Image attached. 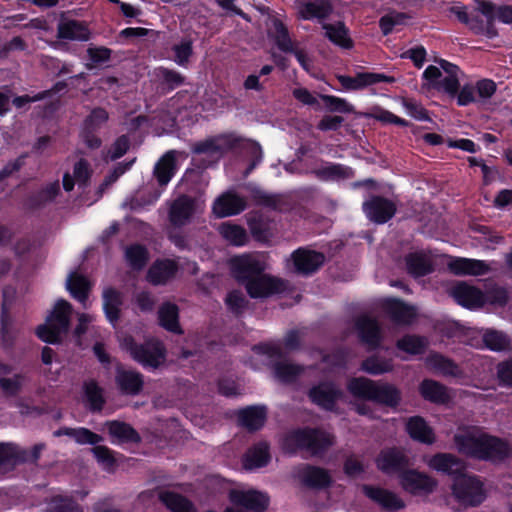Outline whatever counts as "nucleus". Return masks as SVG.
<instances>
[{
    "mask_svg": "<svg viewBox=\"0 0 512 512\" xmlns=\"http://www.w3.org/2000/svg\"><path fill=\"white\" fill-rule=\"evenodd\" d=\"M343 392L333 382H321L308 391L309 399L322 409L332 411Z\"/></svg>",
    "mask_w": 512,
    "mask_h": 512,
    "instance_id": "14",
    "label": "nucleus"
},
{
    "mask_svg": "<svg viewBox=\"0 0 512 512\" xmlns=\"http://www.w3.org/2000/svg\"><path fill=\"white\" fill-rule=\"evenodd\" d=\"M2 306H1V332L3 334L4 341L6 340L7 327L9 321V309L14 302L15 299V289L10 286H6L2 290Z\"/></svg>",
    "mask_w": 512,
    "mask_h": 512,
    "instance_id": "55",
    "label": "nucleus"
},
{
    "mask_svg": "<svg viewBox=\"0 0 512 512\" xmlns=\"http://www.w3.org/2000/svg\"><path fill=\"white\" fill-rule=\"evenodd\" d=\"M66 288L75 299L85 303L89 296L91 283L84 275L71 272L66 280Z\"/></svg>",
    "mask_w": 512,
    "mask_h": 512,
    "instance_id": "40",
    "label": "nucleus"
},
{
    "mask_svg": "<svg viewBox=\"0 0 512 512\" xmlns=\"http://www.w3.org/2000/svg\"><path fill=\"white\" fill-rule=\"evenodd\" d=\"M452 491L455 498L465 506H478L485 499L483 484L475 476L465 474L456 476Z\"/></svg>",
    "mask_w": 512,
    "mask_h": 512,
    "instance_id": "5",
    "label": "nucleus"
},
{
    "mask_svg": "<svg viewBox=\"0 0 512 512\" xmlns=\"http://www.w3.org/2000/svg\"><path fill=\"white\" fill-rule=\"evenodd\" d=\"M333 13V5L330 0H311L299 6L298 16L302 20L322 22Z\"/></svg>",
    "mask_w": 512,
    "mask_h": 512,
    "instance_id": "22",
    "label": "nucleus"
},
{
    "mask_svg": "<svg viewBox=\"0 0 512 512\" xmlns=\"http://www.w3.org/2000/svg\"><path fill=\"white\" fill-rule=\"evenodd\" d=\"M477 10L486 18L482 34L490 39L498 36V31L495 27V20L497 18L495 14L496 4L491 1L481 0L478 2Z\"/></svg>",
    "mask_w": 512,
    "mask_h": 512,
    "instance_id": "47",
    "label": "nucleus"
},
{
    "mask_svg": "<svg viewBox=\"0 0 512 512\" xmlns=\"http://www.w3.org/2000/svg\"><path fill=\"white\" fill-rule=\"evenodd\" d=\"M248 190L252 202L257 206H263L271 210H279L283 204V196L281 194L269 193L256 186H249Z\"/></svg>",
    "mask_w": 512,
    "mask_h": 512,
    "instance_id": "43",
    "label": "nucleus"
},
{
    "mask_svg": "<svg viewBox=\"0 0 512 512\" xmlns=\"http://www.w3.org/2000/svg\"><path fill=\"white\" fill-rule=\"evenodd\" d=\"M402 488L411 494H428L434 491L437 482L424 473L406 470L400 474Z\"/></svg>",
    "mask_w": 512,
    "mask_h": 512,
    "instance_id": "16",
    "label": "nucleus"
},
{
    "mask_svg": "<svg viewBox=\"0 0 512 512\" xmlns=\"http://www.w3.org/2000/svg\"><path fill=\"white\" fill-rule=\"evenodd\" d=\"M111 437L118 439L119 442L139 443L141 437L139 433L128 423L122 421H108L105 424Z\"/></svg>",
    "mask_w": 512,
    "mask_h": 512,
    "instance_id": "42",
    "label": "nucleus"
},
{
    "mask_svg": "<svg viewBox=\"0 0 512 512\" xmlns=\"http://www.w3.org/2000/svg\"><path fill=\"white\" fill-rule=\"evenodd\" d=\"M355 330L362 344L369 351L377 349L382 342L383 335L378 321L368 315H360L355 320Z\"/></svg>",
    "mask_w": 512,
    "mask_h": 512,
    "instance_id": "9",
    "label": "nucleus"
},
{
    "mask_svg": "<svg viewBox=\"0 0 512 512\" xmlns=\"http://www.w3.org/2000/svg\"><path fill=\"white\" fill-rule=\"evenodd\" d=\"M407 271L413 277H422L434 271L433 260L430 254L420 251L405 256Z\"/></svg>",
    "mask_w": 512,
    "mask_h": 512,
    "instance_id": "30",
    "label": "nucleus"
},
{
    "mask_svg": "<svg viewBox=\"0 0 512 512\" xmlns=\"http://www.w3.org/2000/svg\"><path fill=\"white\" fill-rule=\"evenodd\" d=\"M427 339L417 335H405L396 343L398 349L410 354H421L427 346Z\"/></svg>",
    "mask_w": 512,
    "mask_h": 512,
    "instance_id": "53",
    "label": "nucleus"
},
{
    "mask_svg": "<svg viewBox=\"0 0 512 512\" xmlns=\"http://www.w3.org/2000/svg\"><path fill=\"white\" fill-rule=\"evenodd\" d=\"M162 503L172 512H196L193 503L177 493L162 491Z\"/></svg>",
    "mask_w": 512,
    "mask_h": 512,
    "instance_id": "50",
    "label": "nucleus"
},
{
    "mask_svg": "<svg viewBox=\"0 0 512 512\" xmlns=\"http://www.w3.org/2000/svg\"><path fill=\"white\" fill-rule=\"evenodd\" d=\"M401 391L393 384L377 382L373 395V402L395 408L401 401Z\"/></svg>",
    "mask_w": 512,
    "mask_h": 512,
    "instance_id": "37",
    "label": "nucleus"
},
{
    "mask_svg": "<svg viewBox=\"0 0 512 512\" xmlns=\"http://www.w3.org/2000/svg\"><path fill=\"white\" fill-rule=\"evenodd\" d=\"M247 207L246 201L234 191H227L217 197L212 211L217 218L237 215Z\"/></svg>",
    "mask_w": 512,
    "mask_h": 512,
    "instance_id": "17",
    "label": "nucleus"
},
{
    "mask_svg": "<svg viewBox=\"0 0 512 512\" xmlns=\"http://www.w3.org/2000/svg\"><path fill=\"white\" fill-rule=\"evenodd\" d=\"M171 59L180 67L188 68L194 54L193 42L191 39H182L171 48Z\"/></svg>",
    "mask_w": 512,
    "mask_h": 512,
    "instance_id": "49",
    "label": "nucleus"
},
{
    "mask_svg": "<svg viewBox=\"0 0 512 512\" xmlns=\"http://www.w3.org/2000/svg\"><path fill=\"white\" fill-rule=\"evenodd\" d=\"M376 383L366 377L352 378L347 384V389L356 398L372 401Z\"/></svg>",
    "mask_w": 512,
    "mask_h": 512,
    "instance_id": "44",
    "label": "nucleus"
},
{
    "mask_svg": "<svg viewBox=\"0 0 512 512\" xmlns=\"http://www.w3.org/2000/svg\"><path fill=\"white\" fill-rule=\"evenodd\" d=\"M429 466L437 471L448 475H462L464 464L461 460L452 454L439 453L434 455L429 461Z\"/></svg>",
    "mask_w": 512,
    "mask_h": 512,
    "instance_id": "34",
    "label": "nucleus"
},
{
    "mask_svg": "<svg viewBox=\"0 0 512 512\" xmlns=\"http://www.w3.org/2000/svg\"><path fill=\"white\" fill-rule=\"evenodd\" d=\"M182 153L176 150L168 151L162 156V186L168 184L177 169V158Z\"/></svg>",
    "mask_w": 512,
    "mask_h": 512,
    "instance_id": "59",
    "label": "nucleus"
},
{
    "mask_svg": "<svg viewBox=\"0 0 512 512\" xmlns=\"http://www.w3.org/2000/svg\"><path fill=\"white\" fill-rule=\"evenodd\" d=\"M455 301L469 309L479 308L485 304V297L481 290L465 282H459L449 290Z\"/></svg>",
    "mask_w": 512,
    "mask_h": 512,
    "instance_id": "19",
    "label": "nucleus"
},
{
    "mask_svg": "<svg viewBox=\"0 0 512 512\" xmlns=\"http://www.w3.org/2000/svg\"><path fill=\"white\" fill-rule=\"evenodd\" d=\"M363 211L370 221L384 224L395 215L397 208L395 203L387 198L372 196L363 203Z\"/></svg>",
    "mask_w": 512,
    "mask_h": 512,
    "instance_id": "13",
    "label": "nucleus"
},
{
    "mask_svg": "<svg viewBox=\"0 0 512 512\" xmlns=\"http://www.w3.org/2000/svg\"><path fill=\"white\" fill-rule=\"evenodd\" d=\"M269 460V445L266 442H260L247 451L243 460V467L246 470L263 467L268 464Z\"/></svg>",
    "mask_w": 512,
    "mask_h": 512,
    "instance_id": "39",
    "label": "nucleus"
},
{
    "mask_svg": "<svg viewBox=\"0 0 512 512\" xmlns=\"http://www.w3.org/2000/svg\"><path fill=\"white\" fill-rule=\"evenodd\" d=\"M24 381L25 376L22 374H15L11 378L0 377V389L6 396H16L21 391Z\"/></svg>",
    "mask_w": 512,
    "mask_h": 512,
    "instance_id": "63",
    "label": "nucleus"
},
{
    "mask_svg": "<svg viewBox=\"0 0 512 512\" xmlns=\"http://www.w3.org/2000/svg\"><path fill=\"white\" fill-rule=\"evenodd\" d=\"M362 491L366 497L377 503L384 510L394 512L405 507L404 501L394 492L387 489L363 485Z\"/></svg>",
    "mask_w": 512,
    "mask_h": 512,
    "instance_id": "20",
    "label": "nucleus"
},
{
    "mask_svg": "<svg viewBox=\"0 0 512 512\" xmlns=\"http://www.w3.org/2000/svg\"><path fill=\"white\" fill-rule=\"evenodd\" d=\"M376 465L386 474L403 473L410 466V460L403 450L396 447L386 448L377 456Z\"/></svg>",
    "mask_w": 512,
    "mask_h": 512,
    "instance_id": "11",
    "label": "nucleus"
},
{
    "mask_svg": "<svg viewBox=\"0 0 512 512\" xmlns=\"http://www.w3.org/2000/svg\"><path fill=\"white\" fill-rule=\"evenodd\" d=\"M295 272L301 275H310L316 272L325 262V255L321 252L299 248L292 253Z\"/></svg>",
    "mask_w": 512,
    "mask_h": 512,
    "instance_id": "15",
    "label": "nucleus"
},
{
    "mask_svg": "<svg viewBox=\"0 0 512 512\" xmlns=\"http://www.w3.org/2000/svg\"><path fill=\"white\" fill-rule=\"evenodd\" d=\"M236 143L237 140L234 134L225 133L194 143L192 146V152L196 154H209L221 157L225 153L232 151L234 144Z\"/></svg>",
    "mask_w": 512,
    "mask_h": 512,
    "instance_id": "12",
    "label": "nucleus"
},
{
    "mask_svg": "<svg viewBox=\"0 0 512 512\" xmlns=\"http://www.w3.org/2000/svg\"><path fill=\"white\" fill-rule=\"evenodd\" d=\"M115 382L121 393L126 395H137L143 388V377L139 372L121 367L116 370Z\"/></svg>",
    "mask_w": 512,
    "mask_h": 512,
    "instance_id": "26",
    "label": "nucleus"
},
{
    "mask_svg": "<svg viewBox=\"0 0 512 512\" xmlns=\"http://www.w3.org/2000/svg\"><path fill=\"white\" fill-rule=\"evenodd\" d=\"M57 37L65 40L88 41L91 38V32L84 22L67 20L58 24Z\"/></svg>",
    "mask_w": 512,
    "mask_h": 512,
    "instance_id": "31",
    "label": "nucleus"
},
{
    "mask_svg": "<svg viewBox=\"0 0 512 512\" xmlns=\"http://www.w3.org/2000/svg\"><path fill=\"white\" fill-rule=\"evenodd\" d=\"M303 367L285 363L277 362L274 364L275 376L283 382H292L297 376L303 372Z\"/></svg>",
    "mask_w": 512,
    "mask_h": 512,
    "instance_id": "60",
    "label": "nucleus"
},
{
    "mask_svg": "<svg viewBox=\"0 0 512 512\" xmlns=\"http://www.w3.org/2000/svg\"><path fill=\"white\" fill-rule=\"evenodd\" d=\"M71 314L72 305L64 299L58 300L46 322L37 327V336L44 342L60 344L69 331Z\"/></svg>",
    "mask_w": 512,
    "mask_h": 512,
    "instance_id": "3",
    "label": "nucleus"
},
{
    "mask_svg": "<svg viewBox=\"0 0 512 512\" xmlns=\"http://www.w3.org/2000/svg\"><path fill=\"white\" fill-rule=\"evenodd\" d=\"M336 78L341 86L348 91L362 90L368 86L378 83L391 84L395 82V78L393 76L374 72H359L354 77L348 75H337Z\"/></svg>",
    "mask_w": 512,
    "mask_h": 512,
    "instance_id": "10",
    "label": "nucleus"
},
{
    "mask_svg": "<svg viewBox=\"0 0 512 512\" xmlns=\"http://www.w3.org/2000/svg\"><path fill=\"white\" fill-rule=\"evenodd\" d=\"M247 224L253 238L259 242H267L272 236V221L259 211L247 214Z\"/></svg>",
    "mask_w": 512,
    "mask_h": 512,
    "instance_id": "24",
    "label": "nucleus"
},
{
    "mask_svg": "<svg viewBox=\"0 0 512 512\" xmlns=\"http://www.w3.org/2000/svg\"><path fill=\"white\" fill-rule=\"evenodd\" d=\"M449 270L455 275L481 276L490 272V266L482 261L469 258H456L448 264Z\"/></svg>",
    "mask_w": 512,
    "mask_h": 512,
    "instance_id": "28",
    "label": "nucleus"
},
{
    "mask_svg": "<svg viewBox=\"0 0 512 512\" xmlns=\"http://www.w3.org/2000/svg\"><path fill=\"white\" fill-rule=\"evenodd\" d=\"M313 173L321 180H340L347 179L354 175L350 167L340 164H332L320 169H316Z\"/></svg>",
    "mask_w": 512,
    "mask_h": 512,
    "instance_id": "51",
    "label": "nucleus"
},
{
    "mask_svg": "<svg viewBox=\"0 0 512 512\" xmlns=\"http://www.w3.org/2000/svg\"><path fill=\"white\" fill-rule=\"evenodd\" d=\"M229 499L233 504L242 506L253 512H264L269 505V497L266 494L255 490H231L229 493Z\"/></svg>",
    "mask_w": 512,
    "mask_h": 512,
    "instance_id": "18",
    "label": "nucleus"
},
{
    "mask_svg": "<svg viewBox=\"0 0 512 512\" xmlns=\"http://www.w3.org/2000/svg\"><path fill=\"white\" fill-rule=\"evenodd\" d=\"M82 388L88 409L93 413L101 412L106 403L103 388L94 379L84 381Z\"/></svg>",
    "mask_w": 512,
    "mask_h": 512,
    "instance_id": "38",
    "label": "nucleus"
},
{
    "mask_svg": "<svg viewBox=\"0 0 512 512\" xmlns=\"http://www.w3.org/2000/svg\"><path fill=\"white\" fill-rule=\"evenodd\" d=\"M121 346L143 366L157 368L160 364V342L157 339H149L143 344H137L133 337L126 336Z\"/></svg>",
    "mask_w": 512,
    "mask_h": 512,
    "instance_id": "7",
    "label": "nucleus"
},
{
    "mask_svg": "<svg viewBox=\"0 0 512 512\" xmlns=\"http://www.w3.org/2000/svg\"><path fill=\"white\" fill-rule=\"evenodd\" d=\"M361 368L368 374L379 375L392 371L393 365L389 360H382L377 356H371L362 362Z\"/></svg>",
    "mask_w": 512,
    "mask_h": 512,
    "instance_id": "58",
    "label": "nucleus"
},
{
    "mask_svg": "<svg viewBox=\"0 0 512 512\" xmlns=\"http://www.w3.org/2000/svg\"><path fill=\"white\" fill-rule=\"evenodd\" d=\"M225 302L230 311L236 315H241L249 304V301L239 290L228 293Z\"/></svg>",
    "mask_w": 512,
    "mask_h": 512,
    "instance_id": "64",
    "label": "nucleus"
},
{
    "mask_svg": "<svg viewBox=\"0 0 512 512\" xmlns=\"http://www.w3.org/2000/svg\"><path fill=\"white\" fill-rule=\"evenodd\" d=\"M324 36L332 44L345 50H351L354 47V41L350 36V30L343 21L336 23H322Z\"/></svg>",
    "mask_w": 512,
    "mask_h": 512,
    "instance_id": "23",
    "label": "nucleus"
},
{
    "mask_svg": "<svg viewBox=\"0 0 512 512\" xmlns=\"http://www.w3.org/2000/svg\"><path fill=\"white\" fill-rule=\"evenodd\" d=\"M335 444V436L319 428L296 429L286 434L282 442L283 450L295 454L298 450L307 451L311 456H323Z\"/></svg>",
    "mask_w": 512,
    "mask_h": 512,
    "instance_id": "2",
    "label": "nucleus"
},
{
    "mask_svg": "<svg viewBox=\"0 0 512 512\" xmlns=\"http://www.w3.org/2000/svg\"><path fill=\"white\" fill-rule=\"evenodd\" d=\"M26 451L11 443H0V468L26 462Z\"/></svg>",
    "mask_w": 512,
    "mask_h": 512,
    "instance_id": "48",
    "label": "nucleus"
},
{
    "mask_svg": "<svg viewBox=\"0 0 512 512\" xmlns=\"http://www.w3.org/2000/svg\"><path fill=\"white\" fill-rule=\"evenodd\" d=\"M301 482L308 488L321 490L331 486L330 472L322 467L305 464L299 471Z\"/></svg>",
    "mask_w": 512,
    "mask_h": 512,
    "instance_id": "21",
    "label": "nucleus"
},
{
    "mask_svg": "<svg viewBox=\"0 0 512 512\" xmlns=\"http://www.w3.org/2000/svg\"><path fill=\"white\" fill-rule=\"evenodd\" d=\"M237 143L234 144L232 152H244L251 157V163L244 175L247 176L262 160L261 146L253 140L236 136Z\"/></svg>",
    "mask_w": 512,
    "mask_h": 512,
    "instance_id": "41",
    "label": "nucleus"
},
{
    "mask_svg": "<svg viewBox=\"0 0 512 512\" xmlns=\"http://www.w3.org/2000/svg\"><path fill=\"white\" fill-rule=\"evenodd\" d=\"M454 443L459 452L481 460H503L509 452L504 441L481 432L456 434Z\"/></svg>",
    "mask_w": 512,
    "mask_h": 512,
    "instance_id": "1",
    "label": "nucleus"
},
{
    "mask_svg": "<svg viewBox=\"0 0 512 512\" xmlns=\"http://www.w3.org/2000/svg\"><path fill=\"white\" fill-rule=\"evenodd\" d=\"M125 255L131 267L137 270L142 269L148 260V252L146 248L141 245H132L128 247Z\"/></svg>",
    "mask_w": 512,
    "mask_h": 512,
    "instance_id": "61",
    "label": "nucleus"
},
{
    "mask_svg": "<svg viewBox=\"0 0 512 512\" xmlns=\"http://www.w3.org/2000/svg\"><path fill=\"white\" fill-rule=\"evenodd\" d=\"M162 328L175 334H183L179 323V308L171 302L162 303Z\"/></svg>",
    "mask_w": 512,
    "mask_h": 512,
    "instance_id": "46",
    "label": "nucleus"
},
{
    "mask_svg": "<svg viewBox=\"0 0 512 512\" xmlns=\"http://www.w3.org/2000/svg\"><path fill=\"white\" fill-rule=\"evenodd\" d=\"M270 23L268 37L274 41L277 48L284 53L293 51L296 43L292 40L287 25L278 17H273Z\"/></svg>",
    "mask_w": 512,
    "mask_h": 512,
    "instance_id": "27",
    "label": "nucleus"
},
{
    "mask_svg": "<svg viewBox=\"0 0 512 512\" xmlns=\"http://www.w3.org/2000/svg\"><path fill=\"white\" fill-rule=\"evenodd\" d=\"M219 232L227 241L233 245H243L247 241L246 230L236 224L222 223L219 227Z\"/></svg>",
    "mask_w": 512,
    "mask_h": 512,
    "instance_id": "54",
    "label": "nucleus"
},
{
    "mask_svg": "<svg viewBox=\"0 0 512 512\" xmlns=\"http://www.w3.org/2000/svg\"><path fill=\"white\" fill-rule=\"evenodd\" d=\"M356 120H362V122H357L356 124H362V125H374L376 121L380 122L383 125H389V124H395V125H401L406 126L407 122L394 115L390 111L384 110L382 108L376 107L373 109L372 112L369 113H357L355 115Z\"/></svg>",
    "mask_w": 512,
    "mask_h": 512,
    "instance_id": "33",
    "label": "nucleus"
},
{
    "mask_svg": "<svg viewBox=\"0 0 512 512\" xmlns=\"http://www.w3.org/2000/svg\"><path fill=\"white\" fill-rule=\"evenodd\" d=\"M197 200L186 194L178 196L168 203V220L175 228L183 227L191 222L197 212Z\"/></svg>",
    "mask_w": 512,
    "mask_h": 512,
    "instance_id": "8",
    "label": "nucleus"
},
{
    "mask_svg": "<svg viewBox=\"0 0 512 512\" xmlns=\"http://www.w3.org/2000/svg\"><path fill=\"white\" fill-rule=\"evenodd\" d=\"M419 390L421 396L429 402L446 404L450 401V395L447 387L435 380H423L420 384Z\"/></svg>",
    "mask_w": 512,
    "mask_h": 512,
    "instance_id": "36",
    "label": "nucleus"
},
{
    "mask_svg": "<svg viewBox=\"0 0 512 512\" xmlns=\"http://www.w3.org/2000/svg\"><path fill=\"white\" fill-rule=\"evenodd\" d=\"M428 364L444 375L456 376L459 372L458 366L441 354H433L427 358Z\"/></svg>",
    "mask_w": 512,
    "mask_h": 512,
    "instance_id": "57",
    "label": "nucleus"
},
{
    "mask_svg": "<svg viewBox=\"0 0 512 512\" xmlns=\"http://www.w3.org/2000/svg\"><path fill=\"white\" fill-rule=\"evenodd\" d=\"M406 431L410 438L422 444L431 445L435 442V433L421 416L410 417L406 422Z\"/></svg>",
    "mask_w": 512,
    "mask_h": 512,
    "instance_id": "25",
    "label": "nucleus"
},
{
    "mask_svg": "<svg viewBox=\"0 0 512 512\" xmlns=\"http://www.w3.org/2000/svg\"><path fill=\"white\" fill-rule=\"evenodd\" d=\"M483 342L487 348L493 351H504L510 347V338L498 330H487L483 334Z\"/></svg>",
    "mask_w": 512,
    "mask_h": 512,
    "instance_id": "52",
    "label": "nucleus"
},
{
    "mask_svg": "<svg viewBox=\"0 0 512 512\" xmlns=\"http://www.w3.org/2000/svg\"><path fill=\"white\" fill-rule=\"evenodd\" d=\"M59 193H60L59 181L49 183L48 185L43 187L41 190L32 194L27 200V205L29 206V208H32V209L40 208V207L45 206L46 204L52 202L57 197V195Z\"/></svg>",
    "mask_w": 512,
    "mask_h": 512,
    "instance_id": "45",
    "label": "nucleus"
},
{
    "mask_svg": "<svg viewBox=\"0 0 512 512\" xmlns=\"http://www.w3.org/2000/svg\"><path fill=\"white\" fill-rule=\"evenodd\" d=\"M238 421L248 431H257L263 427L266 421V408L264 406H251L242 409L238 413Z\"/></svg>",
    "mask_w": 512,
    "mask_h": 512,
    "instance_id": "35",
    "label": "nucleus"
},
{
    "mask_svg": "<svg viewBox=\"0 0 512 512\" xmlns=\"http://www.w3.org/2000/svg\"><path fill=\"white\" fill-rule=\"evenodd\" d=\"M383 307L390 319L397 324L408 325L416 317L415 308L398 299L386 300Z\"/></svg>",
    "mask_w": 512,
    "mask_h": 512,
    "instance_id": "29",
    "label": "nucleus"
},
{
    "mask_svg": "<svg viewBox=\"0 0 512 512\" xmlns=\"http://www.w3.org/2000/svg\"><path fill=\"white\" fill-rule=\"evenodd\" d=\"M87 56L91 61V64H88L87 67L92 69L109 62L112 56V50L105 46H90L87 48Z\"/></svg>",
    "mask_w": 512,
    "mask_h": 512,
    "instance_id": "62",
    "label": "nucleus"
},
{
    "mask_svg": "<svg viewBox=\"0 0 512 512\" xmlns=\"http://www.w3.org/2000/svg\"><path fill=\"white\" fill-rule=\"evenodd\" d=\"M102 298L105 315L110 323L115 326L120 319L123 294L113 287H107L103 290Z\"/></svg>",
    "mask_w": 512,
    "mask_h": 512,
    "instance_id": "32",
    "label": "nucleus"
},
{
    "mask_svg": "<svg viewBox=\"0 0 512 512\" xmlns=\"http://www.w3.org/2000/svg\"><path fill=\"white\" fill-rule=\"evenodd\" d=\"M244 288L252 299H267L274 295L282 294L289 288V282L285 279L261 272L249 280Z\"/></svg>",
    "mask_w": 512,
    "mask_h": 512,
    "instance_id": "4",
    "label": "nucleus"
},
{
    "mask_svg": "<svg viewBox=\"0 0 512 512\" xmlns=\"http://www.w3.org/2000/svg\"><path fill=\"white\" fill-rule=\"evenodd\" d=\"M231 273L235 280L244 286L249 280L267 269V263L258 254L247 253L230 260Z\"/></svg>",
    "mask_w": 512,
    "mask_h": 512,
    "instance_id": "6",
    "label": "nucleus"
},
{
    "mask_svg": "<svg viewBox=\"0 0 512 512\" xmlns=\"http://www.w3.org/2000/svg\"><path fill=\"white\" fill-rule=\"evenodd\" d=\"M185 80L186 77L178 71L162 67V95L179 88Z\"/></svg>",
    "mask_w": 512,
    "mask_h": 512,
    "instance_id": "56",
    "label": "nucleus"
}]
</instances>
